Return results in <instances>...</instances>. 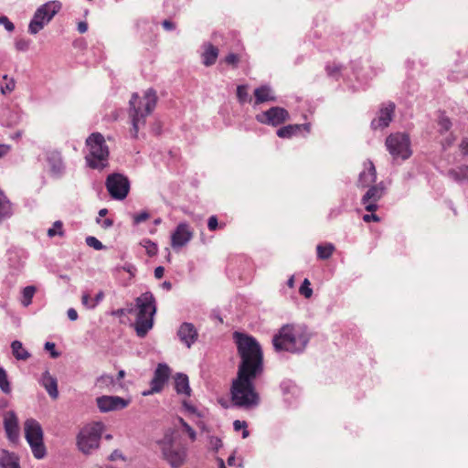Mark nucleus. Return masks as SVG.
Returning a JSON list of instances; mask_svg holds the SVG:
<instances>
[{
	"label": "nucleus",
	"mask_w": 468,
	"mask_h": 468,
	"mask_svg": "<svg viewBox=\"0 0 468 468\" xmlns=\"http://www.w3.org/2000/svg\"><path fill=\"white\" fill-rule=\"evenodd\" d=\"M233 337L241 361L239 365L237 378L232 381L231 401L236 407L251 409L260 403V396L253 381L263 371L262 350L253 336L235 332Z\"/></svg>",
	"instance_id": "nucleus-1"
},
{
	"label": "nucleus",
	"mask_w": 468,
	"mask_h": 468,
	"mask_svg": "<svg viewBox=\"0 0 468 468\" xmlns=\"http://www.w3.org/2000/svg\"><path fill=\"white\" fill-rule=\"evenodd\" d=\"M309 340L310 335L305 327L288 324L273 335L272 345L278 352L300 353L305 349Z\"/></svg>",
	"instance_id": "nucleus-2"
},
{
	"label": "nucleus",
	"mask_w": 468,
	"mask_h": 468,
	"mask_svg": "<svg viewBox=\"0 0 468 468\" xmlns=\"http://www.w3.org/2000/svg\"><path fill=\"white\" fill-rule=\"evenodd\" d=\"M157 103L156 91L154 89H148L143 98L138 93H133L129 101V117L132 122L131 134L137 138L140 128L146 123V117L154 110Z\"/></svg>",
	"instance_id": "nucleus-3"
},
{
	"label": "nucleus",
	"mask_w": 468,
	"mask_h": 468,
	"mask_svg": "<svg viewBox=\"0 0 468 468\" xmlns=\"http://www.w3.org/2000/svg\"><path fill=\"white\" fill-rule=\"evenodd\" d=\"M137 309L134 328L139 337H144L154 325L156 312L155 299L152 292H146L135 299Z\"/></svg>",
	"instance_id": "nucleus-4"
},
{
	"label": "nucleus",
	"mask_w": 468,
	"mask_h": 468,
	"mask_svg": "<svg viewBox=\"0 0 468 468\" xmlns=\"http://www.w3.org/2000/svg\"><path fill=\"white\" fill-rule=\"evenodd\" d=\"M86 146L89 153L85 156L86 164L92 169L102 170L109 165V147L103 135L93 133L86 139Z\"/></svg>",
	"instance_id": "nucleus-5"
},
{
	"label": "nucleus",
	"mask_w": 468,
	"mask_h": 468,
	"mask_svg": "<svg viewBox=\"0 0 468 468\" xmlns=\"http://www.w3.org/2000/svg\"><path fill=\"white\" fill-rule=\"evenodd\" d=\"M164 459L172 468H180L186 462L187 449L175 442L172 431L165 432L164 438L159 441Z\"/></svg>",
	"instance_id": "nucleus-6"
},
{
	"label": "nucleus",
	"mask_w": 468,
	"mask_h": 468,
	"mask_svg": "<svg viewBox=\"0 0 468 468\" xmlns=\"http://www.w3.org/2000/svg\"><path fill=\"white\" fill-rule=\"evenodd\" d=\"M102 430L103 424L101 422L83 428L77 438L79 449L89 454L93 449L98 448Z\"/></svg>",
	"instance_id": "nucleus-7"
},
{
	"label": "nucleus",
	"mask_w": 468,
	"mask_h": 468,
	"mask_svg": "<svg viewBox=\"0 0 468 468\" xmlns=\"http://www.w3.org/2000/svg\"><path fill=\"white\" fill-rule=\"evenodd\" d=\"M60 9L61 3L58 1L48 2L37 8L31 19V34H37L43 29Z\"/></svg>",
	"instance_id": "nucleus-8"
},
{
	"label": "nucleus",
	"mask_w": 468,
	"mask_h": 468,
	"mask_svg": "<svg viewBox=\"0 0 468 468\" xmlns=\"http://www.w3.org/2000/svg\"><path fill=\"white\" fill-rule=\"evenodd\" d=\"M386 146L394 159H408L411 155L410 141L407 134L397 133L388 135L386 139Z\"/></svg>",
	"instance_id": "nucleus-9"
},
{
	"label": "nucleus",
	"mask_w": 468,
	"mask_h": 468,
	"mask_svg": "<svg viewBox=\"0 0 468 468\" xmlns=\"http://www.w3.org/2000/svg\"><path fill=\"white\" fill-rule=\"evenodd\" d=\"M105 186L113 199L122 200L129 194L130 181L128 177L122 174L112 173L107 176Z\"/></svg>",
	"instance_id": "nucleus-10"
},
{
	"label": "nucleus",
	"mask_w": 468,
	"mask_h": 468,
	"mask_svg": "<svg viewBox=\"0 0 468 468\" xmlns=\"http://www.w3.org/2000/svg\"><path fill=\"white\" fill-rule=\"evenodd\" d=\"M171 370L166 364H158L154 370V377L150 382L151 388L144 391L143 396H150L162 391L168 381Z\"/></svg>",
	"instance_id": "nucleus-11"
},
{
	"label": "nucleus",
	"mask_w": 468,
	"mask_h": 468,
	"mask_svg": "<svg viewBox=\"0 0 468 468\" xmlns=\"http://www.w3.org/2000/svg\"><path fill=\"white\" fill-rule=\"evenodd\" d=\"M289 112L284 108L276 106L256 115V120L261 123L278 126L289 120Z\"/></svg>",
	"instance_id": "nucleus-12"
},
{
	"label": "nucleus",
	"mask_w": 468,
	"mask_h": 468,
	"mask_svg": "<svg viewBox=\"0 0 468 468\" xmlns=\"http://www.w3.org/2000/svg\"><path fill=\"white\" fill-rule=\"evenodd\" d=\"M31 452L36 459L41 460L47 455L43 441V431L40 424L31 420Z\"/></svg>",
	"instance_id": "nucleus-13"
},
{
	"label": "nucleus",
	"mask_w": 468,
	"mask_h": 468,
	"mask_svg": "<svg viewBox=\"0 0 468 468\" xmlns=\"http://www.w3.org/2000/svg\"><path fill=\"white\" fill-rule=\"evenodd\" d=\"M46 161L48 165L49 173L54 177H61L66 170V165L62 154L58 150H48L46 152Z\"/></svg>",
	"instance_id": "nucleus-14"
},
{
	"label": "nucleus",
	"mask_w": 468,
	"mask_h": 468,
	"mask_svg": "<svg viewBox=\"0 0 468 468\" xmlns=\"http://www.w3.org/2000/svg\"><path fill=\"white\" fill-rule=\"evenodd\" d=\"M96 402L101 412L122 410L129 404L128 400L117 396H101L97 398Z\"/></svg>",
	"instance_id": "nucleus-15"
},
{
	"label": "nucleus",
	"mask_w": 468,
	"mask_h": 468,
	"mask_svg": "<svg viewBox=\"0 0 468 468\" xmlns=\"http://www.w3.org/2000/svg\"><path fill=\"white\" fill-rule=\"evenodd\" d=\"M4 428L9 441L16 443L19 439L20 429L18 419L13 410L4 413Z\"/></svg>",
	"instance_id": "nucleus-16"
},
{
	"label": "nucleus",
	"mask_w": 468,
	"mask_h": 468,
	"mask_svg": "<svg viewBox=\"0 0 468 468\" xmlns=\"http://www.w3.org/2000/svg\"><path fill=\"white\" fill-rule=\"evenodd\" d=\"M193 232L187 223H179L171 236V246L174 249L186 245L192 239Z\"/></svg>",
	"instance_id": "nucleus-17"
},
{
	"label": "nucleus",
	"mask_w": 468,
	"mask_h": 468,
	"mask_svg": "<svg viewBox=\"0 0 468 468\" xmlns=\"http://www.w3.org/2000/svg\"><path fill=\"white\" fill-rule=\"evenodd\" d=\"M394 111V102L389 101L388 104L383 105L379 110L378 118L371 122V127L375 130L388 127L392 121Z\"/></svg>",
	"instance_id": "nucleus-18"
},
{
	"label": "nucleus",
	"mask_w": 468,
	"mask_h": 468,
	"mask_svg": "<svg viewBox=\"0 0 468 468\" xmlns=\"http://www.w3.org/2000/svg\"><path fill=\"white\" fill-rule=\"evenodd\" d=\"M383 195V188L379 186H372L362 197V203L367 211L373 212L378 208L377 202Z\"/></svg>",
	"instance_id": "nucleus-19"
},
{
	"label": "nucleus",
	"mask_w": 468,
	"mask_h": 468,
	"mask_svg": "<svg viewBox=\"0 0 468 468\" xmlns=\"http://www.w3.org/2000/svg\"><path fill=\"white\" fill-rule=\"evenodd\" d=\"M177 335L188 348L197 340L198 333L195 325L191 323H183L178 331Z\"/></svg>",
	"instance_id": "nucleus-20"
},
{
	"label": "nucleus",
	"mask_w": 468,
	"mask_h": 468,
	"mask_svg": "<svg viewBox=\"0 0 468 468\" xmlns=\"http://www.w3.org/2000/svg\"><path fill=\"white\" fill-rule=\"evenodd\" d=\"M377 172L374 164L367 160L364 163V169L359 174L357 186L359 187H367L376 182Z\"/></svg>",
	"instance_id": "nucleus-21"
},
{
	"label": "nucleus",
	"mask_w": 468,
	"mask_h": 468,
	"mask_svg": "<svg viewBox=\"0 0 468 468\" xmlns=\"http://www.w3.org/2000/svg\"><path fill=\"white\" fill-rule=\"evenodd\" d=\"M38 382L46 389L52 399H57L58 398V380L55 377L50 375L48 370L42 373Z\"/></svg>",
	"instance_id": "nucleus-22"
},
{
	"label": "nucleus",
	"mask_w": 468,
	"mask_h": 468,
	"mask_svg": "<svg viewBox=\"0 0 468 468\" xmlns=\"http://www.w3.org/2000/svg\"><path fill=\"white\" fill-rule=\"evenodd\" d=\"M255 105L261 104L266 101H275L276 97L272 95L271 88L267 85H262L254 90Z\"/></svg>",
	"instance_id": "nucleus-23"
},
{
	"label": "nucleus",
	"mask_w": 468,
	"mask_h": 468,
	"mask_svg": "<svg viewBox=\"0 0 468 468\" xmlns=\"http://www.w3.org/2000/svg\"><path fill=\"white\" fill-rule=\"evenodd\" d=\"M302 129H305L307 132L310 131V124H289L277 130V135L280 138H291L292 135L297 134Z\"/></svg>",
	"instance_id": "nucleus-24"
},
{
	"label": "nucleus",
	"mask_w": 468,
	"mask_h": 468,
	"mask_svg": "<svg viewBox=\"0 0 468 468\" xmlns=\"http://www.w3.org/2000/svg\"><path fill=\"white\" fill-rule=\"evenodd\" d=\"M0 466L2 468H20L18 457L6 450H2L0 453Z\"/></svg>",
	"instance_id": "nucleus-25"
},
{
	"label": "nucleus",
	"mask_w": 468,
	"mask_h": 468,
	"mask_svg": "<svg viewBox=\"0 0 468 468\" xmlns=\"http://www.w3.org/2000/svg\"><path fill=\"white\" fill-rule=\"evenodd\" d=\"M176 390L178 394H185L190 396L191 388L189 387L188 378L186 375L178 373L176 374Z\"/></svg>",
	"instance_id": "nucleus-26"
},
{
	"label": "nucleus",
	"mask_w": 468,
	"mask_h": 468,
	"mask_svg": "<svg viewBox=\"0 0 468 468\" xmlns=\"http://www.w3.org/2000/svg\"><path fill=\"white\" fill-rule=\"evenodd\" d=\"M448 176L458 183L468 181V165H461L456 168L450 169L448 171Z\"/></svg>",
	"instance_id": "nucleus-27"
},
{
	"label": "nucleus",
	"mask_w": 468,
	"mask_h": 468,
	"mask_svg": "<svg viewBox=\"0 0 468 468\" xmlns=\"http://www.w3.org/2000/svg\"><path fill=\"white\" fill-rule=\"evenodd\" d=\"M218 56V48L214 47L211 44H208L202 54L203 63L205 66L209 67L215 64L217 58Z\"/></svg>",
	"instance_id": "nucleus-28"
},
{
	"label": "nucleus",
	"mask_w": 468,
	"mask_h": 468,
	"mask_svg": "<svg viewBox=\"0 0 468 468\" xmlns=\"http://www.w3.org/2000/svg\"><path fill=\"white\" fill-rule=\"evenodd\" d=\"M12 215V207L11 203L5 196V194H0V223L5 219L10 218Z\"/></svg>",
	"instance_id": "nucleus-29"
},
{
	"label": "nucleus",
	"mask_w": 468,
	"mask_h": 468,
	"mask_svg": "<svg viewBox=\"0 0 468 468\" xmlns=\"http://www.w3.org/2000/svg\"><path fill=\"white\" fill-rule=\"evenodd\" d=\"M12 354L17 360H27L29 353L23 347L20 341H14L11 344Z\"/></svg>",
	"instance_id": "nucleus-30"
},
{
	"label": "nucleus",
	"mask_w": 468,
	"mask_h": 468,
	"mask_svg": "<svg viewBox=\"0 0 468 468\" xmlns=\"http://www.w3.org/2000/svg\"><path fill=\"white\" fill-rule=\"evenodd\" d=\"M316 250L319 259L327 260L332 256L335 250V246L331 243H328L326 245L320 244L316 247Z\"/></svg>",
	"instance_id": "nucleus-31"
},
{
	"label": "nucleus",
	"mask_w": 468,
	"mask_h": 468,
	"mask_svg": "<svg viewBox=\"0 0 468 468\" xmlns=\"http://www.w3.org/2000/svg\"><path fill=\"white\" fill-rule=\"evenodd\" d=\"M15 89V80L12 78H8L7 75L3 77V80L0 81V90L1 93L5 95L10 93Z\"/></svg>",
	"instance_id": "nucleus-32"
},
{
	"label": "nucleus",
	"mask_w": 468,
	"mask_h": 468,
	"mask_svg": "<svg viewBox=\"0 0 468 468\" xmlns=\"http://www.w3.org/2000/svg\"><path fill=\"white\" fill-rule=\"evenodd\" d=\"M64 230H63V223L60 220H57L54 222L52 228L48 229V236L49 238H53L55 236L63 237L64 236Z\"/></svg>",
	"instance_id": "nucleus-33"
},
{
	"label": "nucleus",
	"mask_w": 468,
	"mask_h": 468,
	"mask_svg": "<svg viewBox=\"0 0 468 468\" xmlns=\"http://www.w3.org/2000/svg\"><path fill=\"white\" fill-rule=\"evenodd\" d=\"M0 388L5 394L10 393V391H11L10 383L8 381L7 374L3 367H0Z\"/></svg>",
	"instance_id": "nucleus-34"
},
{
	"label": "nucleus",
	"mask_w": 468,
	"mask_h": 468,
	"mask_svg": "<svg viewBox=\"0 0 468 468\" xmlns=\"http://www.w3.org/2000/svg\"><path fill=\"white\" fill-rule=\"evenodd\" d=\"M237 98L239 103L243 104L245 102L250 101L248 94V86L247 85H239L237 87Z\"/></svg>",
	"instance_id": "nucleus-35"
},
{
	"label": "nucleus",
	"mask_w": 468,
	"mask_h": 468,
	"mask_svg": "<svg viewBox=\"0 0 468 468\" xmlns=\"http://www.w3.org/2000/svg\"><path fill=\"white\" fill-rule=\"evenodd\" d=\"M438 124L440 126L441 133L448 132L452 127V122L450 118L444 115V113H441L439 116Z\"/></svg>",
	"instance_id": "nucleus-36"
},
{
	"label": "nucleus",
	"mask_w": 468,
	"mask_h": 468,
	"mask_svg": "<svg viewBox=\"0 0 468 468\" xmlns=\"http://www.w3.org/2000/svg\"><path fill=\"white\" fill-rule=\"evenodd\" d=\"M299 292L305 298H310L313 295V289L311 288V282L308 279L303 280L299 289Z\"/></svg>",
	"instance_id": "nucleus-37"
},
{
	"label": "nucleus",
	"mask_w": 468,
	"mask_h": 468,
	"mask_svg": "<svg viewBox=\"0 0 468 468\" xmlns=\"http://www.w3.org/2000/svg\"><path fill=\"white\" fill-rule=\"evenodd\" d=\"M143 246L145 248L146 252L149 256H154L157 253V246L150 239H144L142 241Z\"/></svg>",
	"instance_id": "nucleus-38"
},
{
	"label": "nucleus",
	"mask_w": 468,
	"mask_h": 468,
	"mask_svg": "<svg viewBox=\"0 0 468 468\" xmlns=\"http://www.w3.org/2000/svg\"><path fill=\"white\" fill-rule=\"evenodd\" d=\"M86 243L88 246H90L97 250H102L104 248L102 243L98 239H96L95 237H92V236H89L86 238Z\"/></svg>",
	"instance_id": "nucleus-39"
},
{
	"label": "nucleus",
	"mask_w": 468,
	"mask_h": 468,
	"mask_svg": "<svg viewBox=\"0 0 468 468\" xmlns=\"http://www.w3.org/2000/svg\"><path fill=\"white\" fill-rule=\"evenodd\" d=\"M327 75L330 77H337L341 70V66L336 64L327 65L326 68Z\"/></svg>",
	"instance_id": "nucleus-40"
},
{
	"label": "nucleus",
	"mask_w": 468,
	"mask_h": 468,
	"mask_svg": "<svg viewBox=\"0 0 468 468\" xmlns=\"http://www.w3.org/2000/svg\"><path fill=\"white\" fill-rule=\"evenodd\" d=\"M179 422L181 423V425L184 427L185 431L187 432V434L189 435L190 439L192 441H195L196 440V436H197V433L196 431L193 430L192 427H190L182 418H179Z\"/></svg>",
	"instance_id": "nucleus-41"
},
{
	"label": "nucleus",
	"mask_w": 468,
	"mask_h": 468,
	"mask_svg": "<svg viewBox=\"0 0 468 468\" xmlns=\"http://www.w3.org/2000/svg\"><path fill=\"white\" fill-rule=\"evenodd\" d=\"M0 25H3L8 32H12L15 29L14 24L5 16H0Z\"/></svg>",
	"instance_id": "nucleus-42"
},
{
	"label": "nucleus",
	"mask_w": 468,
	"mask_h": 468,
	"mask_svg": "<svg viewBox=\"0 0 468 468\" xmlns=\"http://www.w3.org/2000/svg\"><path fill=\"white\" fill-rule=\"evenodd\" d=\"M55 346V344L52 342H47L45 344V349L50 352V356L52 358H57L60 356V354L58 351H56Z\"/></svg>",
	"instance_id": "nucleus-43"
},
{
	"label": "nucleus",
	"mask_w": 468,
	"mask_h": 468,
	"mask_svg": "<svg viewBox=\"0 0 468 468\" xmlns=\"http://www.w3.org/2000/svg\"><path fill=\"white\" fill-rule=\"evenodd\" d=\"M149 218H150L149 213L146 212V211H143V212H141V213H139V214H137V215H135L133 217V221H134L135 224H139L141 222L145 221Z\"/></svg>",
	"instance_id": "nucleus-44"
},
{
	"label": "nucleus",
	"mask_w": 468,
	"mask_h": 468,
	"mask_svg": "<svg viewBox=\"0 0 468 468\" xmlns=\"http://www.w3.org/2000/svg\"><path fill=\"white\" fill-rule=\"evenodd\" d=\"M218 222L216 216H211L207 221V228L210 231H214L218 229Z\"/></svg>",
	"instance_id": "nucleus-45"
},
{
	"label": "nucleus",
	"mask_w": 468,
	"mask_h": 468,
	"mask_svg": "<svg viewBox=\"0 0 468 468\" xmlns=\"http://www.w3.org/2000/svg\"><path fill=\"white\" fill-rule=\"evenodd\" d=\"M82 304L87 306L88 308H94L95 303H92L93 300L90 299V294L84 293L81 297Z\"/></svg>",
	"instance_id": "nucleus-46"
},
{
	"label": "nucleus",
	"mask_w": 468,
	"mask_h": 468,
	"mask_svg": "<svg viewBox=\"0 0 468 468\" xmlns=\"http://www.w3.org/2000/svg\"><path fill=\"white\" fill-rule=\"evenodd\" d=\"M28 48V43L25 39H17L16 41V48L19 51H26Z\"/></svg>",
	"instance_id": "nucleus-47"
},
{
	"label": "nucleus",
	"mask_w": 468,
	"mask_h": 468,
	"mask_svg": "<svg viewBox=\"0 0 468 468\" xmlns=\"http://www.w3.org/2000/svg\"><path fill=\"white\" fill-rule=\"evenodd\" d=\"M239 57L234 54V53H230L229 54L226 58H225V61L226 63L229 64V65H237V63L239 62Z\"/></svg>",
	"instance_id": "nucleus-48"
},
{
	"label": "nucleus",
	"mask_w": 468,
	"mask_h": 468,
	"mask_svg": "<svg viewBox=\"0 0 468 468\" xmlns=\"http://www.w3.org/2000/svg\"><path fill=\"white\" fill-rule=\"evenodd\" d=\"M22 303H23L25 306H28V305H29V286H26V287L23 289V299H22Z\"/></svg>",
	"instance_id": "nucleus-49"
},
{
	"label": "nucleus",
	"mask_w": 468,
	"mask_h": 468,
	"mask_svg": "<svg viewBox=\"0 0 468 468\" xmlns=\"http://www.w3.org/2000/svg\"><path fill=\"white\" fill-rule=\"evenodd\" d=\"M363 220L365 222H370V221H376V222H378L379 221V218L378 215L376 214H366L363 216Z\"/></svg>",
	"instance_id": "nucleus-50"
},
{
	"label": "nucleus",
	"mask_w": 468,
	"mask_h": 468,
	"mask_svg": "<svg viewBox=\"0 0 468 468\" xmlns=\"http://www.w3.org/2000/svg\"><path fill=\"white\" fill-rule=\"evenodd\" d=\"M233 427H234V430L238 431L247 428V423H246V421H241V420H237L233 422Z\"/></svg>",
	"instance_id": "nucleus-51"
},
{
	"label": "nucleus",
	"mask_w": 468,
	"mask_h": 468,
	"mask_svg": "<svg viewBox=\"0 0 468 468\" xmlns=\"http://www.w3.org/2000/svg\"><path fill=\"white\" fill-rule=\"evenodd\" d=\"M122 269L124 271H127L128 273H130L131 276H134V272H135L136 269H135V267L133 264L126 263L125 265H123L122 267Z\"/></svg>",
	"instance_id": "nucleus-52"
},
{
	"label": "nucleus",
	"mask_w": 468,
	"mask_h": 468,
	"mask_svg": "<svg viewBox=\"0 0 468 468\" xmlns=\"http://www.w3.org/2000/svg\"><path fill=\"white\" fill-rule=\"evenodd\" d=\"M24 434L26 441L29 443V419L24 421Z\"/></svg>",
	"instance_id": "nucleus-53"
},
{
	"label": "nucleus",
	"mask_w": 468,
	"mask_h": 468,
	"mask_svg": "<svg viewBox=\"0 0 468 468\" xmlns=\"http://www.w3.org/2000/svg\"><path fill=\"white\" fill-rule=\"evenodd\" d=\"M460 149L463 153V154L467 155L468 154V138H465L462 141L460 144Z\"/></svg>",
	"instance_id": "nucleus-54"
},
{
	"label": "nucleus",
	"mask_w": 468,
	"mask_h": 468,
	"mask_svg": "<svg viewBox=\"0 0 468 468\" xmlns=\"http://www.w3.org/2000/svg\"><path fill=\"white\" fill-rule=\"evenodd\" d=\"M67 314L70 321H76L78 319V313L73 308H69L67 312Z\"/></svg>",
	"instance_id": "nucleus-55"
},
{
	"label": "nucleus",
	"mask_w": 468,
	"mask_h": 468,
	"mask_svg": "<svg viewBox=\"0 0 468 468\" xmlns=\"http://www.w3.org/2000/svg\"><path fill=\"white\" fill-rule=\"evenodd\" d=\"M162 25H163V27L168 31L173 30L176 27V25L170 20H164Z\"/></svg>",
	"instance_id": "nucleus-56"
},
{
	"label": "nucleus",
	"mask_w": 468,
	"mask_h": 468,
	"mask_svg": "<svg viewBox=\"0 0 468 468\" xmlns=\"http://www.w3.org/2000/svg\"><path fill=\"white\" fill-rule=\"evenodd\" d=\"M165 268L162 266H158L154 270V277L156 279H161L164 276Z\"/></svg>",
	"instance_id": "nucleus-57"
},
{
	"label": "nucleus",
	"mask_w": 468,
	"mask_h": 468,
	"mask_svg": "<svg viewBox=\"0 0 468 468\" xmlns=\"http://www.w3.org/2000/svg\"><path fill=\"white\" fill-rule=\"evenodd\" d=\"M78 30L80 33L83 34L88 30V25L86 22H80L78 24Z\"/></svg>",
	"instance_id": "nucleus-58"
},
{
	"label": "nucleus",
	"mask_w": 468,
	"mask_h": 468,
	"mask_svg": "<svg viewBox=\"0 0 468 468\" xmlns=\"http://www.w3.org/2000/svg\"><path fill=\"white\" fill-rule=\"evenodd\" d=\"M103 297H104L103 292L102 291L99 292L96 294L92 303H95V306H96L101 301H102Z\"/></svg>",
	"instance_id": "nucleus-59"
},
{
	"label": "nucleus",
	"mask_w": 468,
	"mask_h": 468,
	"mask_svg": "<svg viewBox=\"0 0 468 468\" xmlns=\"http://www.w3.org/2000/svg\"><path fill=\"white\" fill-rule=\"evenodd\" d=\"M113 225V221L110 218H106L105 220H103V222L101 223V227L103 229H109L111 228L112 226Z\"/></svg>",
	"instance_id": "nucleus-60"
},
{
	"label": "nucleus",
	"mask_w": 468,
	"mask_h": 468,
	"mask_svg": "<svg viewBox=\"0 0 468 468\" xmlns=\"http://www.w3.org/2000/svg\"><path fill=\"white\" fill-rule=\"evenodd\" d=\"M9 147L5 144H0V158L7 154Z\"/></svg>",
	"instance_id": "nucleus-61"
},
{
	"label": "nucleus",
	"mask_w": 468,
	"mask_h": 468,
	"mask_svg": "<svg viewBox=\"0 0 468 468\" xmlns=\"http://www.w3.org/2000/svg\"><path fill=\"white\" fill-rule=\"evenodd\" d=\"M120 457H122V454H121L118 451H114V452L111 454L110 459H111L112 461H114V460H116L117 458H120Z\"/></svg>",
	"instance_id": "nucleus-62"
},
{
	"label": "nucleus",
	"mask_w": 468,
	"mask_h": 468,
	"mask_svg": "<svg viewBox=\"0 0 468 468\" xmlns=\"http://www.w3.org/2000/svg\"><path fill=\"white\" fill-rule=\"evenodd\" d=\"M162 287H163L164 289H165L166 291H169V290H171V288H172V283H171L170 282H168V281H165V282H164L162 283Z\"/></svg>",
	"instance_id": "nucleus-63"
},
{
	"label": "nucleus",
	"mask_w": 468,
	"mask_h": 468,
	"mask_svg": "<svg viewBox=\"0 0 468 468\" xmlns=\"http://www.w3.org/2000/svg\"><path fill=\"white\" fill-rule=\"evenodd\" d=\"M287 285L290 287V288H292L294 286V278L293 276H292L288 281H287Z\"/></svg>",
	"instance_id": "nucleus-64"
}]
</instances>
